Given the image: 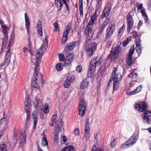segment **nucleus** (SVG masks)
<instances>
[{"mask_svg":"<svg viewBox=\"0 0 151 151\" xmlns=\"http://www.w3.org/2000/svg\"><path fill=\"white\" fill-rule=\"evenodd\" d=\"M102 60L103 58L101 56L99 57V58L97 56L91 59L88 66V77L93 78L94 77V73L96 70V67L97 65H101Z\"/></svg>","mask_w":151,"mask_h":151,"instance_id":"obj_1","label":"nucleus"},{"mask_svg":"<svg viewBox=\"0 0 151 151\" xmlns=\"http://www.w3.org/2000/svg\"><path fill=\"white\" fill-rule=\"evenodd\" d=\"M94 23V21H92L91 19L85 30L86 35L87 36V39L89 40L91 39L93 36L94 31H93L92 27L91 26Z\"/></svg>","mask_w":151,"mask_h":151,"instance_id":"obj_2","label":"nucleus"},{"mask_svg":"<svg viewBox=\"0 0 151 151\" xmlns=\"http://www.w3.org/2000/svg\"><path fill=\"white\" fill-rule=\"evenodd\" d=\"M87 108V104L84 99H81L79 101L78 109V114L80 116L82 117L85 115Z\"/></svg>","mask_w":151,"mask_h":151,"instance_id":"obj_3","label":"nucleus"},{"mask_svg":"<svg viewBox=\"0 0 151 151\" xmlns=\"http://www.w3.org/2000/svg\"><path fill=\"white\" fill-rule=\"evenodd\" d=\"M97 46V44L95 42L92 43L88 47H87L86 43L84 46V49L88 57H91L93 55L96 49Z\"/></svg>","mask_w":151,"mask_h":151,"instance_id":"obj_4","label":"nucleus"},{"mask_svg":"<svg viewBox=\"0 0 151 151\" xmlns=\"http://www.w3.org/2000/svg\"><path fill=\"white\" fill-rule=\"evenodd\" d=\"M137 139L136 135H132L126 142L121 145V148L125 149L131 147L133 145V144L137 140Z\"/></svg>","mask_w":151,"mask_h":151,"instance_id":"obj_5","label":"nucleus"},{"mask_svg":"<svg viewBox=\"0 0 151 151\" xmlns=\"http://www.w3.org/2000/svg\"><path fill=\"white\" fill-rule=\"evenodd\" d=\"M11 54V53H10L9 51H6L4 60L0 64V70L4 69V70H5L6 67L10 63Z\"/></svg>","mask_w":151,"mask_h":151,"instance_id":"obj_6","label":"nucleus"},{"mask_svg":"<svg viewBox=\"0 0 151 151\" xmlns=\"http://www.w3.org/2000/svg\"><path fill=\"white\" fill-rule=\"evenodd\" d=\"M147 104L145 102H142L140 103H135L134 105V108L135 110L139 112L145 111L147 108Z\"/></svg>","mask_w":151,"mask_h":151,"instance_id":"obj_7","label":"nucleus"},{"mask_svg":"<svg viewBox=\"0 0 151 151\" xmlns=\"http://www.w3.org/2000/svg\"><path fill=\"white\" fill-rule=\"evenodd\" d=\"M134 11L132 10L130 12L128 15L127 16V29L128 32H129L132 27L133 26L134 21L132 17L134 15Z\"/></svg>","mask_w":151,"mask_h":151,"instance_id":"obj_8","label":"nucleus"},{"mask_svg":"<svg viewBox=\"0 0 151 151\" xmlns=\"http://www.w3.org/2000/svg\"><path fill=\"white\" fill-rule=\"evenodd\" d=\"M112 5L110 1H108L104 8V17H106L107 19L104 21V23L107 24L110 20V17H107L109 14Z\"/></svg>","mask_w":151,"mask_h":151,"instance_id":"obj_9","label":"nucleus"},{"mask_svg":"<svg viewBox=\"0 0 151 151\" xmlns=\"http://www.w3.org/2000/svg\"><path fill=\"white\" fill-rule=\"evenodd\" d=\"M104 10L102 11L101 17L99 18V24H100V28L98 32L97 37H99L102 35V32L104 29Z\"/></svg>","mask_w":151,"mask_h":151,"instance_id":"obj_10","label":"nucleus"},{"mask_svg":"<svg viewBox=\"0 0 151 151\" xmlns=\"http://www.w3.org/2000/svg\"><path fill=\"white\" fill-rule=\"evenodd\" d=\"M142 116L143 121L144 123L146 122L148 124H150V122L151 121V111L148 110L143 112L142 114Z\"/></svg>","mask_w":151,"mask_h":151,"instance_id":"obj_11","label":"nucleus"},{"mask_svg":"<svg viewBox=\"0 0 151 151\" xmlns=\"http://www.w3.org/2000/svg\"><path fill=\"white\" fill-rule=\"evenodd\" d=\"M85 126L84 131L85 132V134L84 135V137L86 140L88 141L90 138V124L89 118H88L85 121Z\"/></svg>","mask_w":151,"mask_h":151,"instance_id":"obj_12","label":"nucleus"},{"mask_svg":"<svg viewBox=\"0 0 151 151\" xmlns=\"http://www.w3.org/2000/svg\"><path fill=\"white\" fill-rule=\"evenodd\" d=\"M67 0H55V4L56 6L58 9V11L60 10L62 8V6L63 4L65 5L68 11H69V8L67 4L66 3V1Z\"/></svg>","mask_w":151,"mask_h":151,"instance_id":"obj_13","label":"nucleus"},{"mask_svg":"<svg viewBox=\"0 0 151 151\" xmlns=\"http://www.w3.org/2000/svg\"><path fill=\"white\" fill-rule=\"evenodd\" d=\"M27 134L23 132L21 133L20 136L19 147L23 148L26 144V138Z\"/></svg>","mask_w":151,"mask_h":151,"instance_id":"obj_14","label":"nucleus"},{"mask_svg":"<svg viewBox=\"0 0 151 151\" xmlns=\"http://www.w3.org/2000/svg\"><path fill=\"white\" fill-rule=\"evenodd\" d=\"M71 27L68 25L66 26L65 30L64 31L62 37L61 43L65 44L68 38V34H69Z\"/></svg>","mask_w":151,"mask_h":151,"instance_id":"obj_15","label":"nucleus"},{"mask_svg":"<svg viewBox=\"0 0 151 151\" xmlns=\"http://www.w3.org/2000/svg\"><path fill=\"white\" fill-rule=\"evenodd\" d=\"M76 43L75 42H73L67 44L64 48L63 53L66 54L70 51L72 50L75 46Z\"/></svg>","mask_w":151,"mask_h":151,"instance_id":"obj_16","label":"nucleus"},{"mask_svg":"<svg viewBox=\"0 0 151 151\" xmlns=\"http://www.w3.org/2000/svg\"><path fill=\"white\" fill-rule=\"evenodd\" d=\"M24 105L26 112H30L31 100L27 95H26V98L24 102Z\"/></svg>","mask_w":151,"mask_h":151,"instance_id":"obj_17","label":"nucleus"},{"mask_svg":"<svg viewBox=\"0 0 151 151\" xmlns=\"http://www.w3.org/2000/svg\"><path fill=\"white\" fill-rule=\"evenodd\" d=\"M63 124V122L62 121V119H59L57 120L55 122V131H57L58 132H60L61 128Z\"/></svg>","mask_w":151,"mask_h":151,"instance_id":"obj_18","label":"nucleus"},{"mask_svg":"<svg viewBox=\"0 0 151 151\" xmlns=\"http://www.w3.org/2000/svg\"><path fill=\"white\" fill-rule=\"evenodd\" d=\"M112 27L113 24H110L106 30V35L105 39H108L113 34L114 31V30L113 29H112Z\"/></svg>","mask_w":151,"mask_h":151,"instance_id":"obj_19","label":"nucleus"},{"mask_svg":"<svg viewBox=\"0 0 151 151\" xmlns=\"http://www.w3.org/2000/svg\"><path fill=\"white\" fill-rule=\"evenodd\" d=\"M37 29L38 35L40 36H42V28L41 24V22L40 20L37 22Z\"/></svg>","mask_w":151,"mask_h":151,"instance_id":"obj_20","label":"nucleus"},{"mask_svg":"<svg viewBox=\"0 0 151 151\" xmlns=\"http://www.w3.org/2000/svg\"><path fill=\"white\" fill-rule=\"evenodd\" d=\"M38 115L37 114L36 112H34L33 113V118L34 122L33 128L35 129L36 127V123L37 122Z\"/></svg>","mask_w":151,"mask_h":151,"instance_id":"obj_21","label":"nucleus"},{"mask_svg":"<svg viewBox=\"0 0 151 151\" xmlns=\"http://www.w3.org/2000/svg\"><path fill=\"white\" fill-rule=\"evenodd\" d=\"M89 82L86 79H84L80 84L81 88L84 89L87 87L88 86Z\"/></svg>","mask_w":151,"mask_h":151,"instance_id":"obj_22","label":"nucleus"},{"mask_svg":"<svg viewBox=\"0 0 151 151\" xmlns=\"http://www.w3.org/2000/svg\"><path fill=\"white\" fill-rule=\"evenodd\" d=\"M120 81L115 79V78L114 79L113 93L114 92V91H116L120 83L119 82Z\"/></svg>","mask_w":151,"mask_h":151,"instance_id":"obj_23","label":"nucleus"},{"mask_svg":"<svg viewBox=\"0 0 151 151\" xmlns=\"http://www.w3.org/2000/svg\"><path fill=\"white\" fill-rule=\"evenodd\" d=\"M34 104L36 108L39 109L42 105V101L38 99H35L34 101Z\"/></svg>","mask_w":151,"mask_h":151,"instance_id":"obj_24","label":"nucleus"},{"mask_svg":"<svg viewBox=\"0 0 151 151\" xmlns=\"http://www.w3.org/2000/svg\"><path fill=\"white\" fill-rule=\"evenodd\" d=\"M121 50V48L120 46H116L115 49L111 51V53H113V55H118Z\"/></svg>","mask_w":151,"mask_h":151,"instance_id":"obj_25","label":"nucleus"},{"mask_svg":"<svg viewBox=\"0 0 151 151\" xmlns=\"http://www.w3.org/2000/svg\"><path fill=\"white\" fill-rule=\"evenodd\" d=\"M117 70V67H114V68L113 71L110 77L109 81L108 83L110 84L112 80L114 81V79L115 78V76H116V72Z\"/></svg>","mask_w":151,"mask_h":151,"instance_id":"obj_26","label":"nucleus"},{"mask_svg":"<svg viewBox=\"0 0 151 151\" xmlns=\"http://www.w3.org/2000/svg\"><path fill=\"white\" fill-rule=\"evenodd\" d=\"M7 32L8 30H3V32L4 34V39L2 38V45H4V44H6L7 43L8 39Z\"/></svg>","mask_w":151,"mask_h":151,"instance_id":"obj_27","label":"nucleus"},{"mask_svg":"<svg viewBox=\"0 0 151 151\" xmlns=\"http://www.w3.org/2000/svg\"><path fill=\"white\" fill-rule=\"evenodd\" d=\"M60 132L55 131L53 132V140L56 143L58 142L59 139V134Z\"/></svg>","mask_w":151,"mask_h":151,"instance_id":"obj_28","label":"nucleus"},{"mask_svg":"<svg viewBox=\"0 0 151 151\" xmlns=\"http://www.w3.org/2000/svg\"><path fill=\"white\" fill-rule=\"evenodd\" d=\"M79 10L80 11V14L82 16L83 15V3L82 0H79Z\"/></svg>","mask_w":151,"mask_h":151,"instance_id":"obj_29","label":"nucleus"},{"mask_svg":"<svg viewBox=\"0 0 151 151\" xmlns=\"http://www.w3.org/2000/svg\"><path fill=\"white\" fill-rule=\"evenodd\" d=\"M42 145L43 146H45L48 145V142L46 139V135H44L42 140Z\"/></svg>","mask_w":151,"mask_h":151,"instance_id":"obj_30","label":"nucleus"},{"mask_svg":"<svg viewBox=\"0 0 151 151\" xmlns=\"http://www.w3.org/2000/svg\"><path fill=\"white\" fill-rule=\"evenodd\" d=\"M126 63L128 66H130L133 63L132 57H127Z\"/></svg>","mask_w":151,"mask_h":151,"instance_id":"obj_31","label":"nucleus"},{"mask_svg":"<svg viewBox=\"0 0 151 151\" xmlns=\"http://www.w3.org/2000/svg\"><path fill=\"white\" fill-rule=\"evenodd\" d=\"M40 58H39V57H37V56H36V62L35 64V71H37V70L38 69V68L40 65L39 62L38 61L39 60Z\"/></svg>","mask_w":151,"mask_h":151,"instance_id":"obj_32","label":"nucleus"},{"mask_svg":"<svg viewBox=\"0 0 151 151\" xmlns=\"http://www.w3.org/2000/svg\"><path fill=\"white\" fill-rule=\"evenodd\" d=\"M0 151H8L7 145L5 143L1 144L0 145Z\"/></svg>","mask_w":151,"mask_h":151,"instance_id":"obj_33","label":"nucleus"},{"mask_svg":"<svg viewBox=\"0 0 151 151\" xmlns=\"http://www.w3.org/2000/svg\"><path fill=\"white\" fill-rule=\"evenodd\" d=\"M37 81V80H32L31 84L32 87L34 88H39V86L38 85Z\"/></svg>","mask_w":151,"mask_h":151,"instance_id":"obj_34","label":"nucleus"},{"mask_svg":"<svg viewBox=\"0 0 151 151\" xmlns=\"http://www.w3.org/2000/svg\"><path fill=\"white\" fill-rule=\"evenodd\" d=\"M70 83L68 79L67 78L63 84V86L64 88H68L69 87Z\"/></svg>","mask_w":151,"mask_h":151,"instance_id":"obj_35","label":"nucleus"},{"mask_svg":"<svg viewBox=\"0 0 151 151\" xmlns=\"http://www.w3.org/2000/svg\"><path fill=\"white\" fill-rule=\"evenodd\" d=\"M5 114H4L3 117L0 120V127H1V126H4L5 125V126H6V125L5 124Z\"/></svg>","mask_w":151,"mask_h":151,"instance_id":"obj_36","label":"nucleus"},{"mask_svg":"<svg viewBox=\"0 0 151 151\" xmlns=\"http://www.w3.org/2000/svg\"><path fill=\"white\" fill-rule=\"evenodd\" d=\"M63 65L61 63H59L56 64L55 68L56 70L58 71H61L63 68Z\"/></svg>","mask_w":151,"mask_h":151,"instance_id":"obj_37","label":"nucleus"},{"mask_svg":"<svg viewBox=\"0 0 151 151\" xmlns=\"http://www.w3.org/2000/svg\"><path fill=\"white\" fill-rule=\"evenodd\" d=\"M43 111L46 114H47L49 112V105L47 103L45 104V106L43 108Z\"/></svg>","mask_w":151,"mask_h":151,"instance_id":"obj_38","label":"nucleus"},{"mask_svg":"<svg viewBox=\"0 0 151 151\" xmlns=\"http://www.w3.org/2000/svg\"><path fill=\"white\" fill-rule=\"evenodd\" d=\"M125 27V25L124 24L119 29L118 33V36L121 37L122 35V34H121L123 30H124Z\"/></svg>","mask_w":151,"mask_h":151,"instance_id":"obj_39","label":"nucleus"},{"mask_svg":"<svg viewBox=\"0 0 151 151\" xmlns=\"http://www.w3.org/2000/svg\"><path fill=\"white\" fill-rule=\"evenodd\" d=\"M74 57V54L73 52L68 53L66 56L67 58L70 59V60H72L73 59Z\"/></svg>","mask_w":151,"mask_h":151,"instance_id":"obj_40","label":"nucleus"},{"mask_svg":"<svg viewBox=\"0 0 151 151\" xmlns=\"http://www.w3.org/2000/svg\"><path fill=\"white\" fill-rule=\"evenodd\" d=\"M136 52L137 53L138 55H139L141 53L142 51V50L141 49L140 46H136Z\"/></svg>","mask_w":151,"mask_h":151,"instance_id":"obj_41","label":"nucleus"},{"mask_svg":"<svg viewBox=\"0 0 151 151\" xmlns=\"http://www.w3.org/2000/svg\"><path fill=\"white\" fill-rule=\"evenodd\" d=\"M73 148V146H69L62 148L60 151H70Z\"/></svg>","mask_w":151,"mask_h":151,"instance_id":"obj_42","label":"nucleus"},{"mask_svg":"<svg viewBox=\"0 0 151 151\" xmlns=\"http://www.w3.org/2000/svg\"><path fill=\"white\" fill-rule=\"evenodd\" d=\"M38 73L37 71H35L34 70V74H33V76L32 77V80H37V81H38Z\"/></svg>","mask_w":151,"mask_h":151,"instance_id":"obj_43","label":"nucleus"},{"mask_svg":"<svg viewBox=\"0 0 151 151\" xmlns=\"http://www.w3.org/2000/svg\"><path fill=\"white\" fill-rule=\"evenodd\" d=\"M25 25L26 27L27 32L29 35V25H30V22L29 21L28 22H25Z\"/></svg>","mask_w":151,"mask_h":151,"instance_id":"obj_44","label":"nucleus"},{"mask_svg":"<svg viewBox=\"0 0 151 151\" xmlns=\"http://www.w3.org/2000/svg\"><path fill=\"white\" fill-rule=\"evenodd\" d=\"M72 61V60H71L70 59H69V58H68L66 57V59L64 61V64L65 65H68Z\"/></svg>","mask_w":151,"mask_h":151,"instance_id":"obj_45","label":"nucleus"},{"mask_svg":"<svg viewBox=\"0 0 151 151\" xmlns=\"http://www.w3.org/2000/svg\"><path fill=\"white\" fill-rule=\"evenodd\" d=\"M115 79L121 81L123 77V76L121 75L120 73H118L117 74V75H116V76H115Z\"/></svg>","mask_w":151,"mask_h":151,"instance_id":"obj_46","label":"nucleus"},{"mask_svg":"<svg viewBox=\"0 0 151 151\" xmlns=\"http://www.w3.org/2000/svg\"><path fill=\"white\" fill-rule=\"evenodd\" d=\"M134 52V47L132 48H131L129 50V53L127 56L128 57H132V55L133 54Z\"/></svg>","mask_w":151,"mask_h":151,"instance_id":"obj_47","label":"nucleus"},{"mask_svg":"<svg viewBox=\"0 0 151 151\" xmlns=\"http://www.w3.org/2000/svg\"><path fill=\"white\" fill-rule=\"evenodd\" d=\"M27 113V118L25 122V124L27 125L29 122V121L30 117V112H28Z\"/></svg>","mask_w":151,"mask_h":151,"instance_id":"obj_48","label":"nucleus"},{"mask_svg":"<svg viewBox=\"0 0 151 151\" xmlns=\"http://www.w3.org/2000/svg\"><path fill=\"white\" fill-rule=\"evenodd\" d=\"M43 53V50L39 48L37 51V54L36 56L39 58H41L40 56L42 55Z\"/></svg>","mask_w":151,"mask_h":151,"instance_id":"obj_49","label":"nucleus"},{"mask_svg":"<svg viewBox=\"0 0 151 151\" xmlns=\"http://www.w3.org/2000/svg\"><path fill=\"white\" fill-rule=\"evenodd\" d=\"M58 22L56 21L55 23L54 24V25L55 27V28L54 29V31L56 32L57 30H59L60 28L58 27Z\"/></svg>","mask_w":151,"mask_h":151,"instance_id":"obj_50","label":"nucleus"},{"mask_svg":"<svg viewBox=\"0 0 151 151\" xmlns=\"http://www.w3.org/2000/svg\"><path fill=\"white\" fill-rule=\"evenodd\" d=\"M58 56L60 61L61 62L64 61L65 60V58L64 55L63 54H59L58 55Z\"/></svg>","mask_w":151,"mask_h":151,"instance_id":"obj_51","label":"nucleus"},{"mask_svg":"<svg viewBox=\"0 0 151 151\" xmlns=\"http://www.w3.org/2000/svg\"><path fill=\"white\" fill-rule=\"evenodd\" d=\"M75 77L73 76H71L70 77H68L67 79H68L69 81L71 83H72L75 80Z\"/></svg>","mask_w":151,"mask_h":151,"instance_id":"obj_52","label":"nucleus"},{"mask_svg":"<svg viewBox=\"0 0 151 151\" xmlns=\"http://www.w3.org/2000/svg\"><path fill=\"white\" fill-rule=\"evenodd\" d=\"M91 151H103L102 150L100 149L97 148L96 146L94 145L93 146Z\"/></svg>","mask_w":151,"mask_h":151,"instance_id":"obj_53","label":"nucleus"},{"mask_svg":"<svg viewBox=\"0 0 151 151\" xmlns=\"http://www.w3.org/2000/svg\"><path fill=\"white\" fill-rule=\"evenodd\" d=\"M96 15L97 13H96V12H95L91 17V20L94 21L95 20H96Z\"/></svg>","mask_w":151,"mask_h":151,"instance_id":"obj_54","label":"nucleus"},{"mask_svg":"<svg viewBox=\"0 0 151 151\" xmlns=\"http://www.w3.org/2000/svg\"><path fill=\"white\" fill-rule=\"evenodd\" d=\"M141 42V39L140 38H138L136 40V46H140V42Z\"/></svg>","mask_w":151,"mask_h":151,"instance_id":"obj_55","label":"nucleus"},{"mask_svg":"<svg viewBox=\"0 0 151 151\" xmlns=\"http://www.w3.org/2000/svg\"><path fill=\"white\" fill-rule=\"evenodd\" d=\"M140 11L142 16H143L144 17H146V16H147L145 8L143 9L142 10H141Z\"/></svg>","mask_w":151,"mask_h":151,"instance_id":"obj_56","label":"nucleus"},{"mask_svg":"<svg viewBox=\"0 0 151 151\" xmlns=\"http://www.w3.org/2000/svg\"><path fill=\"white\" fill-rule=\"evenodd\" d=\"M112 141H111V147L113 148L114 147L116 144V142L114 139L112 140Z\"/></svg>","mask_w":151,"mask_h":151,"instance_id":"obj_57","label":"nucleus"},{"mask_svg":"<svg viewBox=\"0 0 151 151\" xmlns=\"http://www.w3.org/2000/svg\"><path fill=\"white\" fill-rule=\"evenodd\" d=\"M80 130L79 129L77 128L75 129L74 131V133L76 136L78 135L79 134Z\"/></svg>","mask_w":151,"mask_h":151,"instance_id":"obj_58","label":"nucleus"},{"mask_svg":"<svg viewBox=\"0 0 151 151\" xmlns=\"http://www.w3.org/2000/svg\"><path fill=\"white\" fill-rule=\"evenodd\" d=\"M7 127L6 126H5L4 127V129H3L2 130H1L0 132V137L2 136V135H3V133L4 132H5L7 128Z\"/></svg>","mask_w":151,"mask_h":151,"instance_id":"obj_59","label":"nucleus"},{"mask_svg":"<svg viewBox=\"0 0 151 151\" xmlns=\"http://www.w3.org/2000/svg\"><path fill=\"white\" fill-rule=\"evenodd\" d=\"M137 93L136 91L135 90L129 92L127 94L129 96L132 95H133L135 94H136Z\"/></svg>","mask_w":151,"mask_h":151,"instance_id":"obj_60","label":"nucleus"},{"mask_svg":"<svg viewBox=\"0 0 151 151\" xmlns=\"http://www.w3.org/2000/svg\"><path fill=\"white\" fill-rule=\"evenodd\" d=\"M61 141H63L64 143H65L67 141V138L65 136H63L61 138Z\"/></svg>","mask_w":151,"mask_h":151,"instance_id":"obj_61","label":"nucleus"},{"mask_svg":"<svg viewBox=\"0 0 151 151\" xmlns=\"http://www.w3.org/2000/svg\"><path fill=\"white\" fill-rule=\"evenodd\" d=\"M115 55H113V53L110 52V54H109L108 55V58L109 59H112L113 58H114L115 59H116V57L115 58L114 57V56H115Z\"/></svg>","mask_w":151,"mask_h":151,"instance_id":"obj_62","label":"nucleus"},{"mask_svg":"<svg viewBox=\"0 0 151 151\" xmlns=\"http://www.w3.org/2000/svg\"><path fill=\"white\" fill-rule=\"evenodd\" d=\"M142 88V86L140 85L135 89V90L136 91L137 93L141 91V89Z\"/></svg>","mask_w":151,"mask_h":151,"instance_id":"obj_63","label":"nucleus"},{"mask_svg":"<svg viewBox=\"0 0 151 151\" xmlns=\"http://www.w3.org/2000/svg\"><path fill=\"white\" fill-rule=\"evenodd\" d=\"M82 67L81 66L78 65L76 67V70L79 72H80L82 71Z\"/></svg>","mask_w":151,"mask_h":151,"instance_id":"obj_64","label":"nucleus"}]
</instances>
